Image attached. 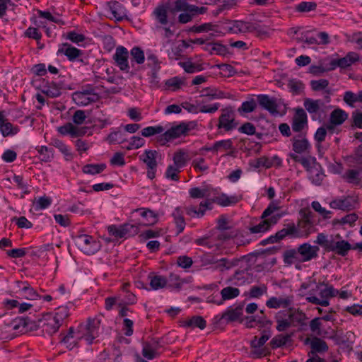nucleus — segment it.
Masks as SVG:
<instances>
[{"label":"nucleus","mask_w":362,"mask_h":362,"mask_svg":"<svg viewBox=\"0 0 362 362\" xmlns=\"http://www.w3.org/2000/svg\"><path fill=\"white\" fill-rule=\"evenodd\" d=\"M315 225L312 221H308V218L300 217V219L298 221V229L301 230L303 233L308 236L311 233V229Z\"/></svg>","instance_id":"obj_46"},{"label":"nucleus","mask_w":362,"mask_h":362,"mask_svg":"<svg viewBox=\"0 0 362 362\" xmlns=\"http://www.w3.org/2000/svg\"><path fill=\"white\" fill-rule=\"evenodd\" d=\"M238 132L240 134H247L249 136H252L255 134L256 133V127L251 122H245L240 127H238Z\"/></svg>","instance_id":"obj_55"},{"label":"nucleus","mask_w":362,"mask_h":362,"mask_svg":"<svg viewBox=\"0 0 362 362\" xmlns=\"http://www.w3.org/2000/svg\"><path fill=\"white\" fill-rule=\"evenodd\" d=\"M154 14L159 23L163 25L167 24V11L164 6H159L156 8L154 11Z\"/></svg>","instance_id":"obj_53"},{"label":"nucleus","mask_w":362,"mask_h":362,"mask_svg":"<svg viewBox=\"0 0 362 362\" xmlns=\"http://www.w3.org/2000/svg\"><path fill=\"white\" fill-rule=\"evenodd\" d=\"M308 126V117L306 112L303 108L296 109L295 114L292 119V129L295 132H301Z\"/></svg>","instance_id":"obj_11"},{"label":"nucleus","mask_w":362,"mask_h":362,"mask_svg":"<svg viewBox=\"0 0 362 362\" xmlns=\"http://www.w3.org/2000/svg\"><path fill=\"white\" fill-rule=\"evenodd\" d=\"M356 203L355 198L348 196L344 199L333 200L329 205L332 209L350 211L355 208Z\"/></svg>","instance_id":"obj_13"},{"label":"nucleus","mask_w":362,"mask_h":362,"mask_svg":"<svg viewBox=\"0 0 362 362\" xmlns=\"http://www.w3.org/2000/svg\"><path fill=\"white\" fill-rule=\"evenodd\" d=\"M310 341L311 351L310 354H315L316 353L322 354L328 351L327 344L319 337H315L313 339H306L305 342Z\"/></svg>","instance_id":"obj_19"},{"label":"nucleus","mask_w":362,"mask_h":362,"mask_svg":"<svg viewBox=\"0 0 362 362\" xmlns=\"http://www.w3.org/2000/svg\"><path fill=\"white\" fill-rule=\"evenodd\" d=\"M58 54L66 55L69 60H74L81 54L80 49L68 44H64L58 49Z\"/></svg>","instance_id":"obj_32"},{"label":"nucleus","mask_w":362,"mask_h":362,"mask_svg":"<svg viewBox=\"0 0 362 362\" xmlns=\"http://www.w3.org/2000/svg\"><path fill=\"white\" fill-rule=\"evenodd\" d=\"M107 229L109 233L117 238H125L126 236H134L139 231L138 226L129 223L123 224L119 227L112 225L108 226Z\"/></svg>","instance_id":"obj_4"},{"label":"nucleus","mask_w":362,"mask_h":362,"mask_svg":"<svg viewBox=\"0 0 362 362\" xmlns=\"http://www.w3.org/2000/svg\"><path fill=\"white\" fill-rule=\"evenodd\" d=\"M182 325L187 327H198L204 329L206 326V320L202 316H193L191 318L182 322Z\"/></svg>","instance_id":"obj_31"},{"label":"nucleus","mask_w":362,"mask_h":362,"mask_svg":"<svg viewBox=\"0 0 362 362\" xmlns=\"http://www.w3.org/2000/svg\"><path fill=\"white\" fill-rule=\"evenodd\" d=\"M221 111L218 124V128H223L228 132L236 128L238 124L235 122V112L233 108L227 107Z\"/></svg>","instance_id":"obj_5"},{"label":"nucleus","mask_w":362,"mask_h":362,"mask_svg":"<svg viewBox=\"0 0 362 362\" xmlns=\"http://www.w3.org/2000/svg\"><path fill=\"white\" fill-rule=\"evenodd\" d=\"M241 199V197L230 196L228 197L225 194L216 197L212 199V202H215L222 206H228L237 204Z\"/></svg>","instance_id":"obj_29"},{"label":"nucleus","mask_w":362,"mask_h":362,"mask_svg":"<svg viewBox=\"0 0 362 362\" xmlns=\"http://www.w3.org/2000/svg\"><path fill=\"white\" fill-rule=\"evenodd\" d=\"M179 64L185 69L187 73H194L200 71V66L195 64L190 61L180 62Z\"/></svg>","instance_id":"obj_61"},{"label":"nucleus","mask_w":362,"mask_h":362,"mask_svg":"<svg viewBox=\"0 0 362 362\" xmlns=\"http://www.w3.org/2000/svg\"><path fill=\"white\" fill-rule=\"evenodd\" d=\"M293 302L292 296H287L286 298H276L272 297L266 303V305L269 308H287L291 305Z\"/></svg>","instance_id":"obj_20"},{"label":"nucleus","mask_w":362,"mask_h":362,"mask_svg":"<svg viewBox=\"0 0 362 362\" xmlns=\"http://www.w3.org/2000/svg\"><path fill=\"white\" fill-rule=\"evenodd\" d=\"M25 317H18L11 321V325L14 330H18L21 333H24Z\"/></svg>","instance_id":"obj_60"},{"label":"nucleus","mask_w":362,"mask_h":362,"mask_svg":"<svg viewBox=\"0 0 362 362\" xmlns=\"http://www.w3.org/2000/svg\"><path fill=\"white\" fill-rule=\"evenodd\" d=\"M270 337V331L264 329L260 338L258 339L257 337H254L253 339L251 341V346L252 348H260L265 344Z\"/></svg>","instance_id":"obj_44"},{"label":"nucleus","mask_w":362,"mask_h":362,"mask_svg":"<svg viewBox=\"0 0 362 362\" xmlns=\"http://www.w3.org/2000/svg\"><path fill=\"white\" fill-rule=\"evenodd\" d=\"M221 300L219 301L213 300V303L221 305L223 301L238 297L240 295V290L238 288L227 286L221 291Z\"/></svg>","instance_id":"obj_26"},{"label":"nucleus","mask_w":362,"mask_h":362,"mask_svg":"<svg viewBox=\"0 0 362 362\" xmlns=\"http://www.w3.org/2000/svg\"><path fill=\"white\" fill-rule=\"evenodd\" d=\"M284 262L287 265H291L295 262L302 263L300 255L298 248L286 250L283 255Z\"/></svg>","instance_id":"obj_30"},{"label":"nucleus","mask_w":362,"mask_h":362,"mask_svg":"<svg viewBox=\"0 0 362 362\" xmlns=\"http://www.w3.org/2000/svg\"><path fill=\"white\" fill-rule=\"evenodd\" d=\"M317 8V4L313 1H302L298 4L296 9L298 12L304 13L315 11Z\"/></svg>","instance_id":"obj_51"},{"label":"nucleus","mask_w":362,"mask_h":362,"mask_svg":"<svg viewBox=\"0 0 362 362\" xmlns=\"http://www.w3.org/2000/svg\"><path fill=\"white\" fill-rule=\"evenodd\" d=\"M117 143L122 145V148L132 150L141 147L144 144V141L142 137H130L129 140L123 139L117 141Z\"/></svg>","instance_id":"obj_28"},{"label":"nucleus","mask_w":362,"mask_h":362,"mask_svg":"<svg viewBox=\"0 0 362 362\" xmlns=\"http://www.w3.org/2000/svg\"><path fill=\"white\" fill-rule=\"evenodd\" d=\"M304 107L305 110L310 114L317 113L324 105V103L321 100H313L306 98L304 100Z\"/></svg>","instance_id":"obj_33"},{"label":"nucleus","mask_w":362,"mask_h":362,"mask_svg":"<svg viewBox=\"0 0 362 362\" xmlns=\"http://www.w3.org/2000/svg\"><path fill=\"white\" fill-rule=\"evenodd\" d=\"M359 60V55L354 52H349L344 57L332 60L329 69H335L337 66L345 69Z\"/></svg>","instance_id":"obj_9"},{"label":"nucleus","mask_w":362,"mask_h":362,"mask_svg":"<svg viewBox=\"0 0 362 362\" xmlns=\"http://www.w3.org/2000/svg\"><path fill=\"white\" fill-rule=\"evenodd\" d=\"M300 260L303 262L310 261L318 255L320 248L318 246L311 245L309 243H303L298 247Z\"/></svg>","instance_id":"obj_10"},{"label":"nucleus","mask_w":362,"mask_h":362,"mask_svg":"<svg viewBox=\"0 0 362 362\" xmlns=\"http://www.w3.org/2000/svg\"><path fill=\"white\" fill-rule=\"evenodd\" d=\"M132 57L131 63L136 62L138 64H142L145 61L144 51L139 47H134L130 51Z\"/></svg>","instance_id":"obj_36"},{"label":"nucleus","mask_w":362,"mask_h":362,"mask_svg":"<svg viewBox=\"0 0 362 362\" xmlns=\"http://www.w3.org/2000/svg\"><path fill=\"white\" fill-rule=\"evenodd\" d=\"M228 31L234 34H245L249 31V21H230L226 23Z\"/></svg>","instance_id":"obj_14"},{"label":"nucleus","mask_w":362,"mask_h":362,"mask_svg":"<svg viewBox=\"0 0 362 362\" xmlns=\"http://www.w3.org/2000/svg\"><path fill=\"white\" fill-rule=\"evenodd\" d=\"M129 52L127 48L123 46H119L116 48L113 59L117 66L121 71L130 74L131 76L134 74L130 71V67L128 62Z\"/></svg>","instance_id":"obj_6"},{"label":"nucleus","mask_w":362,"mask_h":362,"mask_svg":"<svg viewBox=\"0 0 362 362\" xmlns=\"http://www.w3.org/2000/svg\"><path fill=\"white\" fill-rule=\"evenodd\" d=\"M300 163L308 173L310 171V170L315 167V165L319 164L317 163L315 158L310 156L303 157V158L300 160Z\"/></svg>","instance_id":"obj_59"},{"label":"nucleus","mask_w":362,"mask_h":362,"mask_svg":"<svg viewBox=\"0 0 362 362\" xmlns=\"http://www.w3.org/2000/svg\"><path fill=\"white\" fill-rule=\"evenodd\" d=\"M0 131L3 136H8L9 134H16L18 133L17 127H13L6 119L3 112L0 111Z\"/></svg>","instance_id":"obj_23"},{"label":"nucleus","mask_w":362,"mask_h":362,"mask_svg":"<svg viewBox=\"0 0 362 362\" xmlns=\"http://www.w3.org/2000/svg\"><path fill=\"white\" fill-rule=\"evenodd\" d=\"M101 323L100 319L98 317L88 318L87 325H86V329L88 333L95 334L98 335V329Z\"/></svg>","instance_id":"obj_45"},{"label":"nucleus","mask_w":362,"mask_h":362,"mask_svg":"<svg viewBox=\"0 0 362 362\" xmlns=\"http://www.w3.org/2000/svg\"><path fill=\"white\" fill-rule=\"evenodd\" d=\"M217 66L221 71V74L224 77H230L236 74L235 69L230 64H221Z\"/></svg>","instance_id":"obj_54"},{"label":"nucleus","mask_w":362,"mask_h":362,"mask_svg":"<svg viewBox=\"0 0 362 362\" xmlns=\"http://www.w3.org/2000/svg\"><path fill=\"white\" fill-rule=\"evenodd\" d=\"M173 216L174 218V221L177 230V235H179L184 230L185 228V221L179 208H177L175 210V211L173 213Z\"/></svg>","instance_id":"obj_35"},{"label":"nucleus","mask_w":362,"mask_h":362,"mask_svg":"<svg viewBox=\"0 0 362 362\" xmlns=\"http://www.w3.org/2000/svg\"><path fill=\"white\" fill-rule=\"evenodd\" d=\"M211 202L210 201L201 202L199 206V208H197L195 206L191 205L185 207V211L187 215L192 218H200L204 215L205 211L207 209H211Z\"/></svg>","instance_id":"obj_15"},{"label":"nucleus","mask_w":362,"mask_h":362,"mask_svg":"<svg viewBox=\"0 0 362 362\" xmlns=\"http://www.w3.org/2000/svg\"><path fill=\"white\" fill-rule=\"evenodd\" d=\"M290 235L294 238L299 237L300 235V231L296 226L295 223H289L286 225V228H284L276 233V238L279 241L283 240L286 236Z\"/></svg>","instance_id":"obj_27"},{"label":"nucleus","mask_w":362,"mask_h":362,"mask_svg":"<svg viewBox=\"0 0 362 362\" xmlns=\"http://www.w3.org/2000/svg\"><path fill=\"white\" fill-rule=\"evenodd\" d=\"M72 98L78 105L81 106L88 105L92 103L96 102L99 99L98 95L95 93L92 89L76 91L73 93Z\"/></svg>","instance_id":"obj_7"},{"label":"nucleus","mask_w":362,"mask_h":362,"mask_svg":"<svg viewBox=\"0 0 362 362\" xmlns=\"http://www.w3.org/2000/svg\"><path fill=\"white\" fill-rule=\"evenodd\" d=\"M106 168V165L102 164H88L83 166V172L86 174L95 175L103 172Z\"/></svg>","instance_id":"obj_42"},{"label":"nucleus","mask_w":362,"mask_h":362,"mask_svg":"<svg viewBox=\"0 0 362 362\" xmlns=\"http://www.w3.org/2000/svg\"><path fill=\"white\" fill-rule=\"evenodd\" d=\"M77 245L83 253L88 255L95 254L100 248V243L86 234L78 236Z\"/></svg>","instance_id":"obj_3"},{"label":"nucleus","mask_w":362,"mask_h":362,"mask_svg":"<svg viewBox=\"0 0 362 362\" xmlns=\"http://www.w3.org/2000/svg\"><path fill=\"white\" fill-rule=\"evenodd\" d=\"M86 118L85 111L76 110L73 115V122L74 123H67L59 128V132L62 134H70L71 136H81L87 134L91 136L95 133V129L93 126L85 125L79 127L82 124Z\"/></svg>","instance_id":"obj_1"},{"label":"nucleus","mask_w":362,"mask_h":362,"mask_svg":"<svg viewBox=\"0 0 362 362\" xmlns=\"http://www.w3.org/2000/svg\"><path fill=\"white\" fill-rule=\"evenodd\" d=\"M269 26L260 24L259 22L249 21L248 33H255L257 37L263 38L269 36Z\"/></svg>","instance_id":"obj_21"},{"label":"nucleus","mask_w":362,"mask_h":362,"mask_svg":"<svg viewBox=\"0 0 362 362\" xmlns=\"http://www.w3.org/2000/svg\"><path fill=\"white\" fill-rule=\"evenodd\" d=\"M240 260L238 259H229L227 258L216 259L214 269L218 270L221 272L225 270H228L234 267H236Z\"/></svg>","instance_id":"obj_25"},{"label":"nucleus","mask_w":362,"mask_h":362,"mask_svg":"<svg viewBox=\"0 0 362 362\" xmlns=\"http://www.w3.org/2000/svg\"><path fill=\"white\" fill-rule=\"evenodd\" d=\"M325 177L324 173L322 171L321 165L318 164L315 165L309 172V178L312 180V182L316 185H320Z\"/></svg>","instance_id":"obj_34"},{"label":"nucleus","mask_w":362,"mask_h":362,"mask_svg":"<svg viewBox=\"0 0 362 362\" xmlns=\"http://www.w3.org/2000/svg\"><path fill=\"white\" fill-rule=\"evenodd\" d=\"M187 153L183 150L176 152L173 157V161L176 167L181 168L184 166L187 160Z\"/></svg>","instance_id":"obj_52"},{"label":"nucleus","mask_w":362,"mask_h":362,"mask_svg":"<svg viewBox=\"0 0 362 362\" xmlns=\"http://www.w3.org/2000/svg\"><path fill=\"white\" fill-rule=\"evenodd\" d=\"M33 204L36 211L45 209L50 206L52 199L47 196L40 197L37 199H35Z\"/></svg>","instance_id":"obj_48"},{"label":"nucleus","mask_w":362,"mask_h":362,"mask_svg":"<svg viewBox=\"0 0 362 362\" xmlns=\"http://www.w3.org/2000/svg\"><path fill=\"white\" fill-rule=\"evenodd\" d=\"M332 241L333 240H328L327 235L324 233H319L315 243L322 246L328 252Z\"/></svg>","instance_id":"obj_56"},{"label":"nucleus","mask_w":362,"mask_h":362,"mask_svg":"<svg viewBox=\"0 0 362 362\" xmlns=\"http://www.w3.org/2000/svg\"><path fill=\"white\" fill-rule=\"evenodd\" d=\"M141 215L143 218H146V221L143 223L144 225L151 226L158 221L157 215L150 209H144Z\"/></svg>","instance_id":"obj_49"},{"label":"nucleus","mask_w":362,"mask_h":362,"mask_svg":"<svg viewBox=\"0 0 362 362\" xmlns=\"http://www.w3.org/2000/svg\"><path fill=\"white\" fill-rule=\"evenodd\" d=\"M164 130L165 128L162 126L148 127L141 131V136H153L163 133Z\"/></svg>","instance_id":"obj_57"},{"label":"nucleus","mask_w":362,"mask_h":362,"mask_svg":"<svg viewBox=\"0 0 362 362\" xmlns=\"http://www.w3.org/2000/svg\"><path fill=\"white\" fill-rule=\"evenodd\" d=\"M348 117L345 111L337 108L329 116V122L318 128L315 136H325L327 134H339L337 126L341 125Z\"/></svg>","instance_id":"obj_2"},{"label":"nucleus","mask_w":362,"mask_h":362,"mask_svg":"<svg viewBox=\"0 0 362 362\" xmlns=\"http://www.w3.org/2000/svg\"><path fill=\"white\" fill-rule=\"evenodd\" d=\"M259 104L271 114H276L277 111V105L276 100L270 98L267 95H259L257 96Z\"/></svg>","instance_id":"obj_22"},{"label":"nucleus","mask_w":362,"mask_h":362,"mask_svg":"<svg viewBox=\"0 0 362 362\" xmlns=\"http://www.w3.org/2000/svg\"><path fill=\"white\" fill-rule=\"evenodd\" d=\"M197 127L196 122H189L187 123H180L172 126L170 129L166 130L162 136H181L182 134H194L192 133L191 131L195 129Z\"/></svg>","instance_id":"obj_8"},{"label":"nucleus","mask_w":362,"mask_h":362,"mask_svg":"<svg viewBox=\"0 0 362 362\" xmlns=\"http://www.w3.org/2000/svg\"><path fill=\"white\" fill-rule=\"evenodd\" d=\"M257 107L256 103L254 99H251L249 101L243 102L241 106L238 109V112L240 115L245 113H250L253 112Z\"/></svg>","instance_id":"obj_50"},{"label":"nucleus","mask_w":362,"mask_h":362,"mask_svg":"<svg viewBox=\"0 0 362 362\" xmlns=\"http://www.w3.org/2000/svg\"><path fill=\"white\" fill-rule=\"evenodd\" d=\"M275 320L277 323L276 328L279 332L286 331L292 326L291 320L287 316L286 311L279 312L275 316Z\"/></svg>","instance_id":"obj_24"},{"label":"nucleus","mask_w":362,"mask_h":362,"mask_svg":"<svg viewBox=\"0 0 362 362\" xmlns=\"http://www.w3.org/2000/svg\"><path fill=\"white\" fill-rule=\"evenodd\" d=\"M150 280V286L154 290H158L160 288H164L168 283V281L165 277L162 276H149Z\"/></svg>","instance_id":"obj_41"},{"label":"nucleus","mask_w":362,"mask_h":362,"mask_svg":"<svg viewBox=\"0 0 362 362\" xmlns=\"http://www.w3.org/2000/svg\"><path fill=\"white\" fill-rule=\"evenodd\" d=\"M288 87L291 88L293 93L297 94L303 90L304 85L301 81L298 80L291 79L288 81Z\"/></svg>","instance_id":"obj_62"},{"label":"nucleus","mask_w":362,"mask_h":362,"mask_svg":"<svg viewBox=\"0 0 362 362\" xmlns=\"http://www.w3.org/2000/svg\"><path fill=\"white\" fill-rule=\"evenodd\" d=\"M243 304L236 306L235 308H228L221 316L219 320L226 319L227 322L238 320L243 315Z\"/></svg>","instance_id":"obj_18"},{"label":"nucleus","mask_w":362,"mask_h":362,"mask_svg":"<svg viewBox=\"0 0 362 362\" xmlns=\"http://www.w3.org/2000/svg\"><path fill=\"white\" fill-rule=\"evenodd\" d=\"M291 334H278L271 340V341L269 342V345L272 349L281 347L282 346L286 344V342L291 339Z\"/></svg>","instance_id":"obj_37"},{"label":"nucleus","mask_w":362,"mask_h":362,"mask_svg":"<svg viewBox=\"0 0 362 362\" xmlns=\"http://www.w3.org/2000/svg\"><path fill=\"white\" fill-rule=\"evenodd\" d=\"M343 178L349 183L358 185L361 183L359 171L356 170H348L343 175Z\"/></svg>","instance_id":"obj_43"},{"label":"nucleus","mask_w":362,"mask_h":362,"mask_svg":"<svg viewBox=\"0 0 362 362\" xmlns=\"http://www.w3.org/2000/svg\"><path fill=\"white\" fill-rule=\"evenodd\" d=\"M352 245L346 240H341L334 241L333 240L331 247L328 252H334L337 255L344 257L348 254V252L351 250Z\"/></svg>","instance_id":"obj_17"},{"label":"nucleus","mask_w":362,"mask_h":362,"mask_svg":"<svg viewBox=\"0 0 362 362\" xmlns=\"http://www.w3.org/2000/svg\"><path fill=\"white\" fill-rule=\"evenodd\" d=\"M42 93L49 97L57 98L61 94V87L55 83H51L44 87Z\"/></svg>","instance_id":"obj_40"},{"label":"nucleus","mask_w":362,"mask_h":362,"mask_svg":"<svg viewBox=\"0 0 362 362\" xmlns=\"http://www.w3.org/2000/svg\"><path fill=\"white\" fill-rule=\"evenodd\" d=\"M310 147L308 140L303 137L300 139H294L293 142V149L297 153L305 152Z\"/></svg>","instance_id":"obj_38"},{"label":"nucleus","mask_w":362,"mask_h":362,"mask_svg":"<svg viewBox=\"0 0 362 362\" xmlns=\"http://www.w3.org/2000/svg\"><path fill=\"white\" fill-rule=\"evenodd\" d=\"M179 168L176 166L170 165L167 168L165 176L167 178L171 179L175 181H177L179 180Z\"/></svg>","instance_id":"obj_64"},{"label":"nucleus","mask_w":362,"mask_h":362,"mask_svg":"<svg viewBox=\"0 0 362 362\" xmlns=\"http://www.w3.org/2000/svg\"><path fill=\"white\" fill-rule=\"evenodd\" d=\"M42 327H45V330L49 334L56 333L59 329L62 323L56 320L53 316L49 313L44 315Z\"/></svg>","instance_id":"obj_16"},{"label":"nucleus","mask_w":362,"mask_h":362,"mask_svg":"<svg viewBox=\"0 0 362 362\" xmlns=\"http://www.w3.org/2000/svg\"><path fill=\"white\" fill-rule=\"evenodd\" d=\"M286 313H287L292 325L294 322L302 325L305 320V315L302 311L289 309L288 311H286Z\"/></svg>","instance_id":"obj_39"},{"label":"nucleus","mask_w":362,"mask_h":362,"mask_svg":"<svg viewBox=\"0 0 362 362\" xmlns=\"http://www.w3.org/2000/svg\"><path fill=\"white\" fill-rule=\"evenodd\" d=\"M156 154V151H146L145 153L141 156L143 161L148 167L147 176L151 180L155 177L156 174V168L157 166Z\"/></svg>","instance_id":"obj_12"},{"label":"nucleus","mask_w":362,"mask_h":362,"mask_svg":"<svg viewBox=\"0 0 362 362\" xmlns=\"http://www.w3.org/2000/svg\"><path fill=\"white\" fill-rule=\"evenodd\" d=\"M142 355L148 360H152L157 356L156 346H152L150 343L144 344Z\"/></svg>","instance_id":"obj_47"},{"label":"nucleus","mask_w":362,"mask_h":362,"mask_svg":"<svg viewBox=\"0 0 362 362\" xmlns=\"http://www.w3.org/2000/svg\"><path fill=\"white\" fill-rule=\"evenodd\" d=\"M25 322L24 332H28L37 330L40 327V324L43 322V320L40 319L38 322H35L30 320L28 317H25Z\"/></svg>","instance_id":"obj_58"},{"label":"nucleus","mask_w":362,"mask_h":362,"mask_svg":"<svg viewBox=\"0 0 362 362\" xmlns=\"http://www.w3.org/2000/svg\"><path fill=\"white\" fill-rule=\"evenodd\" d=\"M339 291L333 288L332 286H327L320 292V296L322 298H327L336 296Z\"/></svg>","instance_id":"obj_63"}]
</instances>
